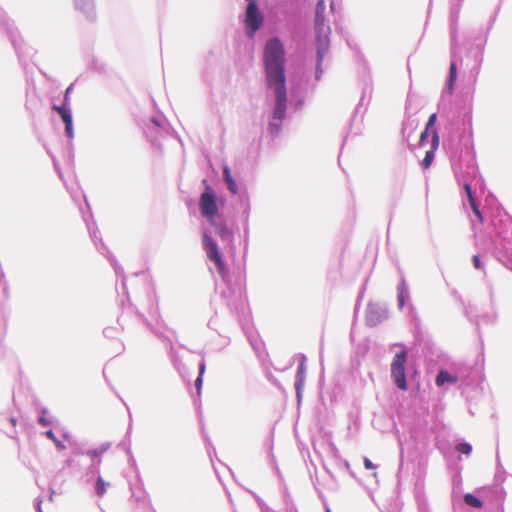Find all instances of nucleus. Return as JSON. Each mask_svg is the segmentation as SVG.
<instances>
[{"mask_svg": "<svg viewBox=\"0 0 512 512\" xmlns=\"http://www.w3.org/2000/svg\"><path fill=\"white\" fill-rule=\"evenodd\" d=\"M436 120H437V115L435 113L431 114L428 119V122L426 124V127H425V128H427V130H431L432 134H433V131L435 130L434 125L436 123Z\"/></svg>", "mask_w": 512, "mask_h": 512, "instance_id": "obj_20", "label": "nucleus"}, {"mask_svg": "<svg viewBox=\"0 0 512 512\" xmlns=\"http://www.w3.org/2000/svg\"><path fill=\"white\" fill-rule=\"evenodd\" d=\"M324 0H319L315 9V27L317 31V64H316V79L321 78V62L323 61L329 48V28L324 26Z\"/></svg>", "mask_w": 512, "mask_h": 512, "instance_id": "obj_2", "label": "nucleus"}, {"mask_svg": "<svg viewBox=\"0 0 512 512\" xmlns=\"http://www.w3.org/2000/svg\"><path fill=\"white\" fill-rule=\"evenodd\" d=\"M39 423L42 424L43 426H48V425L51 424V420L46 418V417H44V416H41L39 418Z\"/></svg>", "mask_w": 512, "mask_h": 512, "instance_id": "obj_27", "label": "nucleus"}, {"mask_svg": "<svg viewBox=\"0 0 512 512\" xmlns=\"http://www.w3.org/2000/svg\"><path fill=\"white\" fill-rule=\"evenodd\" d=\"M91 237L93 238V240L95 241L98 237H97V232L96 231H92L91 232Z\"/></svg>", "mask_w": 512, "mask_h": 512, "instance_id": "obj_34", "label": "nucleus"}, {"mask_svg": "<svg viewBox=\"0 0 512 512\" xmlns=\"http://www.w3.org/2000/svg\"><path fill=\"white\" fill-rule=\"evenodd\" d=\"M72 89H73V85H70L66 91H65V95H64V103L63 105H66L69 107V96H70V93L72 92Z\"/></svg>", "mask_w": 512, "mask_h": 512, "instance_id": "obj_24", "label": "nucleus"}, {"mask_svg": "<svg viewBox=\"0 0 512 512\" xmlns=\"http://www.w3.org/2000/svg\"><path fill=\"white\" fill-rule=\"evenodd\" d=\"M300 386H297V396L300 397V390H299Z\"/></svg>", "mask_w": 512, "mask_h": 512, "instance_id": "obj_36", "label": "nucleus"}, {"mask_svg": "<svg viewBox=\"0 0 512 512\" xmlns=\"http://www.w3.org/2000/svg\"><path fill=\"white\" fill-rule=\"evenodd\" d=\"M388 318V311L385 306L369 303L366 311L367 325L374 327Z\"/></svg>", "mask_w": 512, "mask_h": 512, "instance_id": "obj_7", "label": "nucleus"}, {"mask_svg": "<svg viewBox=\"0 0 512 512\" xmlns=\"http://www.w3.org/2000/svg\"><path fill=\"white\" fill-rule=\"evenodd\" d=\"M199 206L201 214L207 218L211 224H214V217L218 213V207L216 194L210 186H207L205 191L201 194Z\"/></svg>", "mask_w": 512, "mask_h": 512, "instance_id": "obj_5", "label": "nucleus"}, {"mask_svg": "<svg viewBox=\"0 0 512 512\" xmlns=\"http://www.w3.org/2000/svg\"><path fill=\"white\" fill-rule=\"evenodd\" d=\"M10 422H11L12 426H16V424H17V420H16V418H14V417H12V418L10 419Z\"/></svg>", "mask_w": 512, "mask_h": 512, "instance_id": "obj_35", "label": "nucleus"}, {"mask_svg": "<svg viewBox=\"0 0 512 512\" xmlns=\"http://www.w3.org/2000/svg\"><path fill=\"white\" fill-rule=\"evenodd\" d=\"M473 264H474L475 268H477V269L481 268L480 259L477 255L473 256Z\"/></svg>", "mask_w": 512, "mask_h": 512, "instance_id": "obj_28", "label": "nucleus"}, {"mask_svg": "<svg viewBox=\"0 0 512 512\" xmlns=\"http://www.w3.org/2000/svg\"><path fill=\"white\" fill-rule=\"evenodd\" d=\"M46 435H47V437H48V438L52 439L53 441H56V439H55V435H54V433H53V431H52V430H48V431L46 432Z\"/></svg>", "mask_w": 512, "mask_h": 512, "instance_id": "obj_32", "label": "nucleus"}, {"mask_svg": "<svg viewBox=\"0 0 512 512\" xmlns=\"http://www.w3.org/2000/svg\"><path fill=\"white\" fill-rule=\"evenodd\" d=\"M223 178L225 182L229 181L230 179H233L230 172V168L228 166L223 167Z\"/></svg>", "mask_w": 512, "mask_h": 512, "instance_id": "obj_23", "label": "nucleus"}, {"mask_svg": "<svg viewBox=\"0 0 512 512\" xmlns=\"http://www.w3.org/2000/svg\"><path fill=\"white\" fill-rule=\"evenodd\" d=\"M215 226V230L217 232V234L221 237V239L223 240H228L232 237V232L229 228H227L226 226L222 225V224H217L215 221H214V224Z\"/></svg>", "mask_w": 512, "mask_h": 512, "instance_id": "obj_16", "label": "nucleus"}, {"mask_svg": "<svg viewBox=\"0 0 512 512\" xmlns=\"http://www.w3.org/2000/svg\"><path fill=\"white\" fill-rule=\"evenodd\" d=\"M108 483L104 481L102 477H98L96 480V493L98 496H103L107 491Z\"/></svg>", "mask_w": 512, "mask_h": 512, "instance_id": "obj_18", "label": "nucleus"}, {"mask_svg": "<svg viewBox=\"0 0 512 512\" xmlns=\"http://www.w3.org/2000/svg\"><path fill=\"white\" fill-rule=\"evenodd\" d=\"M152 122L155 126H158V127L161 126V123L157 118H152Z\"/></svg>", "mask_w": 512, "mask_h": 512, "instance_id": "obj_33", "label": "nucleus"}, {"mask_svg": "<svg viewBox=\"0 0 512 512\" xmlns=\"http://www.w3.org/2000/svg\"><path fill=\"white\" fill-rule=\"evenodd\" d=\"M409 299H410V295H409L408 285H407L405 279L402 278L401 282L398 286V296H397L399 309H402L404 307L405 303Z\"/></svg>", "mask_w": 512, "mask_h": 512, "instance_id": "obj_13", "label": "nucleus"}, {"mask_svg": "<svg viewBox=\"0 0 512 512\" xmlns=\"http://www.w3.org/2000/svg\"><path fill=\"white\" fill-rule=\"evenodd\" d=\"M402 390H406L407 386L406 385H403V386H399Z\"/></svg>", "mask_w": 512, "mask_h": 512, "instance_id": "obj_38", "label": "nucleus"}, {"mask_svg": "<svg viewBox=\"0 0 512 512\" xmlns=\"http://www.w3.org/2000/svg\"><path fill=\"white\" fill-rule=\"evenodd\" d=\"M87 454L90 455L91 457H98L101 452H99L98 450H89L87 451Z\"/></svg>", "mask_w": 512, "mask_h": 512, "instance_id": "obj_31", "label": "nucleus"}, {"mask_svg": "<svg viewBox=\"0 0 512 512\" xmlns=\"http://www.w3.org/2000/svg\"><path fill=\"white\" fill-rule=\"evenodd\" d=\"M200 388H201V385H198V386H197V392H198V395L200 394Z\"/></svg>", "mask_w": 512, "mask_h": 512, "instance_id": "obj_37", "label": "nucleus"}, {"mask_svg": "<svg viewBox=\"0 0 512 512\" xmlns=\"http://www.w3.org/2000/svg\"><path fill=\"white\" fill-rule=\"evenodd\" d=\"M264 64L268 90L274 96L273 112L268 130L271 134L278 135L287 108L285 54L283 44L278 38L267 41L264 48Z\"/></svg>", "mask_w": 512, "mask_h": 512, "instance_id": "obj_1", "label": "nucleus"}, {"mask_svg": "<svg viewBox=\"0 0 512 512\" xmlns=\"http://www.w3.org/2000/svg\"><path fill=\"white\" fill-rule=\"evenodd\" d=\"M78 10L85 13L88 17L93 15V0H74Z\"/></svg>", "mask_w": 512, "mask_h": 512, "instance_id": "obj_14", "label": "nucleus"}, {"mask_svg": "<svg viewBox=\"0 0 512 512\" xmlns=\"http://www.w3.org/2000/svg\"><path fill=\"white\" fill-rule=\"evenodd\" d=\"M451 58H452V61H451V64H450V68H449V77H448V83H447V88L449 90V92H452L453 90V85L457 79V67H456V39H455V32H454V29L452 28V32H451Z\"/></svg>", "mask_w": 512, "mask_h": 512, "instance_id": "obj_9", "label": "nucleus"}, {"mask_svg": "<svg viewBox=\"0 0 512 512\" xmlns=\"http://www.w3.org/2000/svg\"><path fill=\"white\" fill-rule=\"evenodd\" d=\"M109 260H110L111 264L113 265L115 272L118 274V273H119V271H120V268L118 267V265H117V263H116L115 259H113V258H109Z\"/></svg>", "mask_w": 512, "mask_h": 512, "instance_id": "obj_30", "label": "nucleus"}, {"mask_svg": "<svg viewBox=\"0 0 512 512\" xmlns=\"http://www.w3.org/2000/svg\"><path fill=\"white\" fill-rule=\"evenodd\" d=\"M456 381V378H454L450 373L442 370L438 373L435 384L440 385L445 383H454Z\"/></svg>", "mask_w": 512, "mask_h": 512, "instance_id": "obj_15", "label": "nucleus"}, {"mask_svg": "<svg viewBox=\"0 0 512 512\" xmlns=\"http://www.w3.org/2000/svg\"><path fill=\"white\" fill-rule=\"evenodd\" d=\"M204 370H205V363H204V361H202L199 364V375L197 376L194 384H196V385L202 384V375H203Z\"/></svg>", "mask_w": 512, "mask_h": 512, "instance_id": "obj_22", "label": "nucleus"}, {"mask_svg": "<svg viewBox=\"0 0 512 512\" xmlns=\"http://www.w3.org/2000/svg\"><path fill=\"white\" fill-rule=\"evenodd\" d=\"M470 171H469V175H471V177H476V174H477V168L475 167V165H471L469 167Z\"/></svg>", "mask_w": 512, "mask_h": 512, "instance_id": "obj_29", "label": "nucleus"}, {"mask_svg": "<svg viewBox=\"0 0 512 512\" xmlns=\"http://www.w3.org/2000/svg\"><path fill=\"white\" fill-rule=\"evenodd\" d=\"M226 184H227L228 190L232 194H237L238 193V186H237V184H236L234 179H230L229 181L226 182Z\"/></svg>", "mask_w": 512, "mask_h": 512, "instance_id": "obj_21", "label": "nucleus"}, {"mask_svg": "<svg viewBox=\"0 0 512 512\" xmlns=\"http://www.w3.org/2000/svg\"><path fill=\"white\" fill-rule=\"evenodd\" d=\"M394 348H400V350L395 353L391 363L392 378L395 384H407L405 375V365L408 357L407 350L401 344H395Z\"/></svg>", "mask_w": 512, "mask_h": 512, "instance_id": "obj_3", "label": "nucleus"}, {"mask_svg": "<svg viewBox=\"0 0 512 512\" xmlns=\"http://www.w3.org/2000/svg\"><path fill=\"white\" fill-rule=\"evenodd\" d=\"M295 359L298 361V369L294 384H303L306 375V356L304 354H297Z\"/></svg>", "mask_w": 512, "mask_h": 512, "instance_id": "obj_12", "label": "nucleus"}, {"mask_svg": "<svg viewBox=\"0 0 512 512\" xmlns=\"http://www.w3.org/2000/svg\"><path fill=\"white\" fill-rule=\"evenodd\" d=\"M439 145V136L436 130L433 131L431 148L426 152L424 159L421 162L423 169H428L432 164L435 156V150Z\"/></svg>", "mask_w": 512, "mask_h": 512, "instance_id": "obj_10", "label": "nucleus"}, {"mask_svg": "<svg viewBox=\"0 0 512 512\" xmlns=\"http://www.w3.org/2000/svg\"><path fill=\"white\" fill-rule=\"evenodd\" d=\"M456 450L463 454H470L472 447L469 443H460L457 445Z\"/></svg>", "mask_w": 512, "mask_h": 512, "instance_id": "obj_19", "label": "nucleus"}, {"mask_svg": "<svg viewBox=\"0 0 512 512\" xmlns=\"http://www.w3.org/2000/svg\"><path fill=\"white\" fill-rule=\"evenodd\" d=\"M459 182L460 183H463V187L465 189V192L467 194V197H468V200H469V203H470V206L474 212V214L477 216V218L482 221V214L475 202V199H474V196H473V193H472V187H471V183L467 180V179H460L459 178Z\"/></svg>", "mask_w": 512, "mask_h": 512, "instance_id": "obj_11", "label": "nucleus"}, {"mask_svg": "<svg viewBox=\"0 0 512 512\" xmlns=\"http://www.w3.org/2000/svg\"><path fill=\"white\" fill-rule=\"evenodd\" d=\"M364 467L368 470L374 469L376 466L368 458H364Z\"/></svg>", "mask_w": 512, "mask_h": 512, "instance_id": "obj_26", "label": "nucleus"}, {"mask_svg": "<svg viewBox=\"0 0 512 512\" xmlns=\"http://www.w3.org/2000/svg\"><path fill=\"white\" fill-rule=\"evenodd\" d=\"M247 1L248 6L246 9L245 23L247 27V35L252 38L263 23V15L259 11L255 0Z\"/></svg>", "mask_w": 512, "mask_h": 512, "instance_id": "obj_6", "label": "nucleus"}, {"mask_svg": "<svg viewBox=\"0 0 512 512\" xmlns=\"http://www.w3.org/2000/svg\"><path fill=\"white\" fill-rule=\"evenodd\" d=\"M202 242L208 259L215 263L219 275L224 279L226 274L225 263L216 241L207 232H204Z\"/></svg>", "mask_w": 512, "mask_h": 512, "instance_id": "obj_4", "label": "nucleus"}, {"mask_svg": "<svg viewBox=\"0 0 512 512\" xmlns=\"http://www.w3.org/2000/svg\"><path fill=\"white\" fill-rule=\"evenodd\" d=\"M430 131L431 130H427V128H425V130L421 133L420 139H419V143L421 146L424 145L425 141L427 140V138L429 136Z\"/></svg>", "mask_w": 512, "mask_h": 512, "instance_id": "obj_25", "label": "nucleus"}, {"mask_svg": "<svg viewBox=\"0 0 512 512\" xmlns=\"http://www.w3.org/2000/svg\"><path fill=\"white\" fill-rule=\"evenodd\" d=\"M253 348H254L255 350H257L259 347H258L257 345H255V344H253Z\"/></svg>", "mask_w": 512, "mask_h": 512, "instance_id": "obj_39", "label": "nucleus"}, {"mask_svg": "<svg viewBox=\"0 0 512 512\" xmlns=\"http://www.w3.org/2000/svg\"><path fill=\"white\" fill-rule=\"evenodd\" d=\"M464 501L468 506L474 508H481L483 506V503L480 501V499L470 493L464 495Z\"/></svg>", "mask_w": 512, "mask_h": 512, "instance_id": "obj_17", "label": "nucleus"}, {"mask_svg": "<svg viewBox=\"0 0 512 512\" xmlns=\"http://www.w3.org/2000/svg\"><path fill=\"white\" fill-rule=\"evenodd\" d=\"M53 110H55L60 117L62 118L64 124H65V134L69 139H72L74 137V130H73V119H72V112L70 107L66 105L53 106Z\"/></svg>", "mask_w": 512, "mask_h": 512, "instance_id": "obj_8", "label": "nucleus"}]
</instances>
